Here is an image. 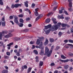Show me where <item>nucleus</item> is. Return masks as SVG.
<instances>
[{
	"instance_id": "nucleus-33",
	"label": "nucleus",
	"mask_w": 73,
	"mask_h": 73,
	"mask_svg": "<svg viewBox=\"0 0 73 73\" xmlns=\"http://www.w3.org/2000/svg\"><path fill=\"white\" fill-rule=\"evenodd\" d=\"M9 56H4V58L5 59H8L9 58Z\"/></svg>"
},
{
	"instance_id": "nucleus-9",
	"label": "nucleus",
	"mask_w": 73,
	"mask_h": 73,
	"mask_svg": "<svg viewBox=\"0 0 73 73\" xmlns=\"http://www.w3.org/2000/svg\"><path fill=\"white\" fill-rule=\"evenodd\" d=\"M14 41H17L18 40H20V38H17V37H15L14 39Z\"/></svg>"
},
{
	"instance_id": "nucleus-10",
	"label": "nucleus",
	"mask_w": 73,
	"mask_h": 73,
	"mask_svg": "<svg viewBox=\"0 0 73 73\" xmlns=\"http://www.w3.org/2000/svg\"><path fill=\"white\" fill-rule=\"evenodd\" d=\"M24 3L25 7H28V4L29 3H28V1H26V2H24Z\"/></svg>"
},
{
	"instance_id": "nucleus-51",
	"label": "nucleus",
	"mask_w": 73,
	"mask_h": 73,
	"mask_svg": "<svg viewBox=\"0 0 73 73\" xmlns=\"http://www.w3.org/2000/svg\"><path fill=\"white\" fill-rule=\"evenodd\" d=\"M63 12V11H62V10H60L59 11V13L61 14V13H62Z\"/></svg>"
},
{
	"instance_id": "nucleus-44",
	"label": "nucleus",
	"mask_w": 73,
	"mask_h": 73,
	"mask_svg": "<svg viewBox=\"0 0 73 73\" xmlns=\"http://www.w3.org/2000/svg\"><path fill=\"white\" fill-rule=\"evenodd\" d=\"M7 55V56H10L11 55V53L9 52H6Z\"/></svg>"
},
{
	"instance_id": "nucleus-31",
	"label": "nucleus",
	"mask_w": 73,
	"mask_h": 73,
	"mask_svg": "<svg viewBox=\"0 0 73 73\" xmlns=\"http://www.w3.org/2000/svg\"><path fill=\"white\" fill-rule=\"evenodd\" d=\"M62 27H66V23H62L61 24Z\"/></svg>"
},
{
	"instance_id": "nucleus-57",
	"label": "nucleus",
	"mask_w": 73,
	"mask_h": 73,
	"mask_svg": "<svg viewBox=\"0 0 73 73\" xmlns=\"http://www.w3.org/2000/svg\"><path fill=\"white\" fill-rule=\"evenodd\" d=\"M5 38H9V36L8 35H5Z\"/></svg>"
},
{
	"instance_id": "nucleus-16",
	"label": "nucleus",
	"mask_w": 73,
	"mask_h": 73,
	"mask_svg": "<svg viewBox=\"0 0 73 73\" xmlns=\"http://www.w3.org/2000/svg\"><path fill=\"white\" fill-rule=\"evenodd\" d=\"M50 19L49 18L47 19L46 20V23H49L50 22Z\"/></svg>"
},
{
	"instance_id": "nucleus-49",
	"label": "nucleus",
	"mask_w": 73,
	"mask_h": 73,
	"mask_svg": "<svg viewBox=\"0 0 73 73\" xmlns=\"http://www.w3.org/2000/svg\"><path fill=\"white\" fill-rule=\"evenodd\" d=\"M54 45L52 46H51V50H52V51H53V48H54Z\"/></svg>"
},
{
	"instance_id": "nucleus-45",
	"label": "nucleus",
	"mask_w": 73,
	"mask_h": 73,
	"mask_svg": "<svg viewBox=\"0 0 73 73\" xmlns=\"http://www.w3.org/2000/svg\"><path fill=\"white\" fill-rule=\"evenodd\" d=\"M60 46H57L56 47V50H58V49H60Z\"/></svg>"
},
{
	"instance_id": "nucleus-50",
	"label": "nucleus",
	"mask_w": 73,
	"mask_h": 73,
	"mask_svg": "<svg viewBox=\"0 0 73 73\" xmlns=\"http://www.w3.org/2000/svg\"><path fill=\"white\" fill-rule=\"evenodd\" d=\"M68 45H69V46H72V48H71V49H72V48H73V44H68Z\"/></svg>"
},
{
	"instance_id": "nucleus-20",
	"label": "nucleus",
	"mask_w": 73,
	"mask_h": 73,
	"mask_svg": "<svg viewBox=\"0 0 73 73\" xmlns=\"http://www.w3.org/2000/svg\"><path fill=\"white\" fill-rule=\"evenodd\" d=\"M25 11H28V12L29 13V14H31V12L30 10H29V9H28V8L25 9Z\"/></svg>"
},
{
	"instance_id": "nucleus-38",
	"label": "nucleus",
	"mask_w": 73,
	"mask_h": 73,
	"mask_svg": "<svg viewBox=\"0 0 73 73\" xmlns=\"http://www.w3.org/2000/svg\"><path fill=\"white\" fill-rule=\"evenodd\" d=\"M68 11H69V12H72L73 11V9H72L71 8H69L68 9Z\"/></svg>"
},
{
	"instance_id": "nucleus-42",
	"label": "nucleus",
	"mask_w": 73,
	"mask_h": 73,
	"mask_svg": "<svg viewBox=\"0 0 73 73\" xmlns=\"http://www.w3.org/2000/svg\"><path fill=\"white\" fill-rule=\"evenodd\" d=\"M0 5H4V3L3 1H0Z\"/></svg>"
},
{
	"instance_id": "nucleus-55",
	"label": "nucleus",
	"mask_w": 73,
	"mask_h": 73,
	"mask_svg": "<svg viewBox=\"0 0 73 73\" xmlns=\"http://www.w3.org/2000/svg\"><path fill=\"white\" fill-rule=\"evenodd\" d=\"M52 20L53 21V22H54L55 21H56V19L55 18H53L52 19Z\"/></svg>"
},
{
	"instance_id": "nucleus-53",
	"label": "nucleus",
	"mask_w": 73,
	"mask_h": 73,
	"mask_svg": "<svg viewBox=\"0 0 73 73\" xmlns=\"http://www.w3.org/2000/svg\"><path fill=\"white\" fill-rule=\"evenodd\" d=\"M8 35L9 36V37H12V34L11 33H9Z\"/></svg>"
},
{
	"instance_id": "nucleus-15",
	"label": "nucleus",
	"mask_w": 73,
	"mask_h": 73,
	"mask_svg": "<svg viewBox=\"0 0 73 73\" xmlns=\"http://www.w3.org/2000/svg\"><path fill=\"white\" fill-rule=\"evenodd\" d=\"M68 6L70 8H72V2H70L69 3Z\"/></svg>"
},
{
	"instance_id": "nucleus-58",
	"label": "nucleus",
	"mask_w": 73,
	"mask_h": 73,
	"mask_svg": "<svg viewBox=\"0 0 73 73\" xmlns=\"http://www.w3.org/2000/svg\"><path fill=\"white\" fill-rule=\"evenodd\" d=\"M29 31V29H27L25 30L24 31L25 32H28Z\"/></svg>"
},
{
	"instance_id": "nucleus-56",
	"label": "nucleus",
	"mask_w": 73,
	"mask_h": 73,
	"mask_svg": "<svg viewBox=\"0 0 73 73\" xmlns=\"http://www.w3.org/2000/svg\"><path fill=\"white\" fill-rule=\"evenodd\" d=\"M6 9H8V10H10L11 9L9 8V6H7L6 7Z\"/></svg>"
},
{
	"instance_id": "nucleus-40",
	"label": "nucleus",
	"mask_w": 73,
	"mask_h": 73,
	"mask_svg": "<svg viewBox=\"0 0 73 73\" xmlns=\"http://www.w3.org/2000/svg\"><path fill=\"white\" fill-rule=\"evenodd\" d=\"M14 5H15V8H18V7H19V6H18V4H15Z\"/></svg>"
},
{
	"instance_id": "nucleus-59",
	"label": "nucleus",
	"mask_w": 73,
	"mask_h": 73,
	"mask_svg": "<svg viewBox=\"0 0 73 73\" xmlns=\"http://www.w3.org/2000/svg\"><path fill=\"white\" fill-rule=\"evenodd\" d=\"M57 6L55 7L54 8L53 10L54 11H56V10L57 9Z\"/></svg>"
},
{
	"instance_id": "nucleus-39",
	"label": "nucleus",
	"mask_w": 73,
	"mask_h": 73,
	"mask_svg": "<svg viewBox=\"0 0 73 73\" xmlns=\"http://www.w3.org/2000/svg\"><path fill=\"white\" fill-rule=\"evenodd\" d=\"M18 16L19 17H21V18H22L23 17V15L20 14Z\"/></svg>"
},
{
	"instance_id": "nucleus-7",
	"label": "nucleus",
	"mask_w": 73,
	"mask_h": 73,
	"mask_svg": "<svg viewBox=\"0 0 73 73\" xmlns=\"http://www.w3.org/2000/svg\"><path fill=\"white\" fill-rule=\"evenodd\" d=\"M60 61L62 62H64V63H65V62H68V61H69V60L68 59H66L65 60H62L61 59H60Z\"/></svg>"
},
{
	"instance_id": "nucleus-26",
	"label": "nucleus",
	"mask_w": 73,
	"mask_h": 73,
	"mask_svg": "<svg viewBox=\"0 0 73 73\" xmlns=\"http://www.w3.org/2000/svg\"><path fill=\"white\" fill-rule=\"evenodd\" d=\"M2 26L5 27V22H3L2 23Z\"/></svg>"
},
{
	"instance_id": "nucleus-22",
	"label": "nucleus",
	"mask_w": 73,
	"mask_h": 73,
	"mask_svg": "<svg viewBox=\"0 0 73 73\" xmlns=\"http://www.w3.org/2000/svg\"><path fill=\"white\" fill-rule=\"evenodd\" d=\"M40 43V41L39 39H37V41L36 42V44L37 45H39Z\"/></svg>"
},
{
	"instance_id": "nucleus-62",
	"label": "nucleus",
	"mask_w": 73,
	"mask_h": 73,
	"mask_svg": "<svg viewBox=\"0 0 73 73\" xmlns=\"http://www.w3.org/2000/svg\"><path fill=\"white\" fill-rule=\"evenodd\" d=\"M54 65L55 64H54V63H52L50 64V66H54Z\"/></svg>"
},
{
	"instance_id": "nucleus-21",
	"label": "nucleus",
	"mask_w": 73,
	"mask_h": 73,
	"mask_svg": "<svg viewBox=\"0 0 73 73\" xmlns=\"http://www.w3.org/2000/svg\"><path fill=\"white\" fill-rule=\"evenodd\" d=\"M19 25L20 27H23L24 25V24L23 23H19V25Z\"/></svg>"
},
{
	"instance_id": "nucleus-8",
	"label": "nucleus",
	"mask_w": 73,
	"mask_h": 73,
	"mask_svg": "<svg viewBox=\"0 0 73 73\" xmlns=\"http://www.w3.org/2000/svg\"><path fill=\"white\" fill-rule=\"evenodd\" d=\"M48 39L46 38L45 40V41L44 43V45H46L48 44Z\"/></svg>"
},
{
	"instance_id": "nucleus-23",
	"label": "nucleus",
	"mask_w": 73,
	"mask_h": 73,
	"mask_svg": "<svg viewBox=\"0 0 73 73\" xmlns=\"http://www.w3.org/2000/svg\"><path fill=\"white\" fill-rule=\"evenodd\" d=\"M19 22L20 23H24V20H23V19L22 18L20 19L19 20Z\"/></svg>"
},
{
	"instance_id": "nucleus-3",
	"label": "nucleus",
	"mask_w": 73,
	"mask_h": 73,
	"mask_svg": "<svg viewBox=\"0 0 73 73\" xmlns=\"http://www.w3.org/2000/svg\"><path fill=\"white\" fill-rule=\"evenodd\" d=\"M61 24V23H57V25L52 26V31H57V30L58 29V28H60V27Z\"/></svg>"
},
{
	"instance_id": "nucleus-60",
	"label": "nucleus",
	"mask_w": 73,
	"mask_h": 73,
	"mask_svg": "<svg viewBox=\"0 0 73 73\" xmlns=\"http://www.w3.org/2000/svg\"><path fill=\"white\" fill-rule=\"evenodd\" d=\"M64 13L66 14V15H68V13L67 12V11H64Z\"/></svg>"
},
{
	"instance_id": "nucleus-19",
	"label": "nucleus",
	"mask_w": 73,
	"mask_h": 73,
	"mask_svg": "<svg viewBox=\"0 0 73 73\" xmlns=\"http://www.w3.org/2000/svg\"><path fill=\"white\" fill-rule=\"evenodd\" d=\"M64 68L65 69H68V68H69V65H66L64 66Z\"/></svg>"
},
{
	"instance_id": "nucleus-17",
	"label": "nucleus",
	"mask_w": 73,
	"mask_h": 73,
	"mask_svg": "<svg viewBox=\"0 0 73 73\" xmlns=\"http://www.w3.org/2000/svg\"><path fill=\"white\" fill-rule=\"evenodd\" d=\"M43 64L44 63L43 62L40 61L39 62V66H42Z\"/></svg>"
},
{
	"instance_id": "nucleus-18",
	"label": "nucleus",
	"mask_w": 73,
	"mask_h": 73,
	"mask_svg": "<svg viewBox=\"0 0 73 73\" xmlns=\"http://www.w3.org/2000/svg\"><path fill=\"white\" fill-rule=\"evenodd\" d=\"M58 18L59 19H64V17L59 15H58Z\"/></svg>"
},
{
	"instance_id": "nucleus-14",
	"label": "nucleus",
	"mask_w": 73,
	"mask_h": 73,
	"mask_svg": "<svg viewBox=\"0 0 73 73\" xmlns=\"http://www.w3.org/2000/svg\"><path fill=\"white\" fill-rule=\"evenodd\" d=\"M8 71L6 70H4L2 71V73H8Z\"/></svg>"
},
{
	"instance_id": "nucleus-2",
	"label": "nucleus",
	"mask_w": 73,
	"mask_h": 73,
	"mask_svg": "<svg viewBox=\"0 0 73 73\" xmlns=\"http://www.w3.org/2000/svg\"><path fill=\"white\" fill-rule=\"evenodd\" d=\"M42 42H41L39 46H38V48L41 49L40 52V54L41 56H42L44 54V46L42 45Z\"/></svg>"
},
{
	"instance_id": "nucleus-24",
	"label": "nucleus",
	"mask_w": 73,
	"mask_h": 73,
	"mask_svg": "<svg viewBox=\"0 0 73 73\" xmlns=\"http://www.w3.org/2000/svg\"><path fill=\"white\" fill-rule=\"evenodd\" d=\"M53 13H52V12H51L50 13H48V14L47 15V16H49L50 15H53Z\"/></svg>"
},
{
	"instance_id": "nucleus-5",
	"label": "nucleus",
	"mask_w": 73,
	"mask_h": 73,
	"mask_svg": "<svg viewBox=\"0 0 73 73\" xmlns=\"http://www.w3.org/2000/svg\"><path fill=\"white\" fill-rule=\"evenodd\" d=\"M52 27V25H48L46 26H44L45 29H49V28H50Z\"/></svg>"
},
{
	"instance_id": "nucleus-25",
	"label": "nucleus",
	"mask_w": 73,
	"mask_h": 73,
	"mask_svg": "<svg viewBox=\"0 0 73 73\" xmlns=\"http://www.w3.org/2000/svg\"><path fill=\"white\" fill-rule=\"evenodd\" d=\"M3 37V33H0V39L1 40Z\"/></svg>"
},
{
	"instance_id": "nucleus-29",
	"label": "nucleus",
	"mask_w": 73,
	"mask_h": 73,
	"mask_svg": "<svg viewBox=\"0 0 73 73\" xmlns=\"http://www.w3.org/2000/svg\"><path fill=\"white\" fill-rule=\"evenodd\" d=\"M68 55H69V56H73V54L70 52H69L68 53Z\"/></svg>"
},
{
	"instance_id": "nucleus-61",
	"label": "nucleus",
	"mask_w": 73,
	"mask_h": 73,
	"mask_svg": "<svg viewBox=\"0 0 73 73\" xmlns=\"http://www.w3.org/2000/svg\"><path fill=\"white\" fill-rule=\"evenodd\" d=\"M38 16L39 17V18L40 19H41V18H42V16H43L41 14V15H40Z\"/></svg>"
},
{
	"instance_id": "nucleus-54",
	"label": "nucleus",
	"mask_w": 73,
	"mask_h": 73,
	"mask_svg": "<svg viewBox=\"0 0 73 73\" xmlns=\"http://www.w3.org/2000/svg\"><path fill=\"white\" fill-rule=\"evenodd\" d=\"M40 19L39 16L37 17V18L36 19V21H37L38 20H39Z\"/></svg>"
},
{
	"instance_id": "nucleus-13",
	"label": "nucleus",
	"mask_w": 73,
	"mask_h": 73,
	"mask_svg": "<svg viewBox=\"0 0 73 73\" xmlns=\"http://www.w3.org/2000/svg\"><path fill=\"white\" fill-rule=\"evenodd\" d=\"M32 68L31 67H29L28 70H27V73H29V72H31V70H32Z\"/></svg>"
},
{
	"instance_id": "nucleus-32",
	"label": "nucleus",
	"mask_w": 73,
	"mask_h": 73,
	"mask_svg": "<svg viewBox=\"0 0 73 73\" xmlns=\"http://www.w3.org/2000/svg\"><path fill=\"white\" fill-rule=\"evenodd\" d=\"M16 56H20V52H17L16 54Z\"/></svg>"
},
{
	"instance_id": "nucleus-30",
	"label": "nucleus",
	"mask_w": 73,
	"mask_h": 73,
	"mask_svg": "<svg viewBox=\"0 0 73 73\" xmlns=\"http://www.w3.org/2000/svg\"><path fill=\"white\" fill-rule=\"evenodd\" d=\"M50 42L51 43L53 42H54V40L53 39H52V38H50Z\"/></svg>"
},
{
	"instance_id": "nucleus-47",
	"label": "nucleus",
	"mask_w": 73,
	"mask_h": 73,
	"mask_svg": "<svg viewBox=\"0 0 73 73\" xmlns=\"http://www.w3.org/2000/svg\"><path fill=\"white\" fill-rule=\"evenodd\" d=\"M70 33H73V28H71L70 29Z\"/></svg>"
},
{
	"instance_id": "nucleus-36",
	"label": "nucleus",
	"mask_w": 73,
	"mask_h": 73,
	"mask_svg": "<svg viewBox=\"0 0 73 73\" xmlns=\"http://www.w3.org/2000/svg\"><path fill=\"white\" fill-rule=\"evenodd\" d=\"M31 19L29 17H27L26 18V21H29V20H30Z\"/></svg>"
},
{
	"instance_id": "nucleus-37",
	"label": "nucleus",
	"mask_w": 73,
	"mask_h": 73,
	"mask_svg": "<svg viewBox=\"0 0 73 73\" xmlns=\"http://www.w3.org/2000/svg\"><path fill=\"white\" fill-rule=\"evenodd\" d=\"M61 57L62 58H63V59H65V58H65L66 57L64 55H61Z\"/></svg>"
},
{
	"instance_id": "nucleus-63",
	"label": "nucleus",
	"mask_w": 73,
	"mask_h": 73,
	"mask_svg": "<svg viewBox=\"0 0 73 73\" xmlns=\"http://www.w3.org/2000/svg\"><path fill=\"white\" fill-rule=\"evenodd\" d=\"M18 52H23V50H22V49H21V48H20L19 49V50Z\"/></svg>"
},
{
	"instance_id": "nucleus-27",
	"label": "nucleus",
	"mask_w": 73,
	"mask_h": 73,
	"mask_svg": "<svg viewBox=\"0 0 73 73\" xmlns=\"http://www.w3.org/2000/svg\"><path fill=\"white\" fill-rule=\"evenodd\" d=\"M13 44V42H11L7 44V46H11V45H12Z\"/></svg>"
},
{
	"instance_id": "nucleus-46",
	"label": "nucleus",
	"mask_w": 73,
	"mask_h": 73,
	"mask_svg": "<svg viewBox=\"0 0 73 73\" xmlns=\"http://www.w3.org/2000/svg\"><path fill=\"white\" fill-rule=\"evenodd\" d=\"M65 19L66 20H68L70 19V18L68 17H65Z\"/></svg>"
},
{
	"instance_id": "nucleus-64",
	"label": "nucleus",
	"mask_w": 73,
	"mask_h": 73,
	"mask_svg": "<svg viewBox=\"0 0 73 73\" xmlns=\"http://www.w3.org/2000/svg\"><path fill=\"white\" fill-rule=\"evenodd\" d=\"M24 67L25 69H27V65H24Z\"/></svg>"
},
{
	"instance_id": "nucleus-35",
	"label": "nucleus",
	"mask_w": 73,
	"mask_h": 73,
	"mask_svg": "<svg viewBox=\"0 0 73 73\" xmlns=\"http://www.w3.org/2000/svg\"><path fill=\"white\" fill-rule=\"evenodd\" d=\"M8 33V31H5L2 32L3 34H7Z\"/></svg>"
},
{
	"instance_id": "nucleus-52",
	"label": "nucleus",
	"mask_w": 73,
	"mask_h": 73,
	"mask_svg": "<svg viewBox=\"0 0 73 73\" xmlns=\"http://www.w3.org/2000/svg\"><path fill=\"white\" fill-rule=\"evenodd\" d=\"M35 5L34 3H33L32 5V8H34V7L35 6Z\"/></svg>"
},
{
	"instance_id": "nucleus-11",
	"label": "nucleus",
	"mask_w": 73,
	"mask_h": 73,
	"mask_svg": "<svg viewBox=\"0 0 73 73\" xmlns=\"http://www.w3.org/2000/svg\"><path fill=\"white\" fill-rule=\"evenodd\" d=\"M38 38L40 40V41H43L44 40V38L43 37H38Z\"/></svg>"
},
{
	"instance_id": "nucleus-12",
	"label": "nucleus",
	"mask_w": 73,
	"mask_h": 73,
	"mask_svg": "<svg viewBox=\"0 0 73 73\" xmlns=\"http://www.w3.org/2000/svg\"><path fill=\"white\" fill-rule=\"evenodd\" d=\"M51 31V29H49L48 30H47L46 31V35H48L49 33H50V32Z\"/></svg>"
},
{
	"instance_id": "nucleus-1",
	"label": "nucleus",
	"mask_w": 73,
	"mask_h": 73,
	"mask_svg": "<svg viewBox=\"0 0 73 73\" xmlns=\"http://www.w3.org/2000/svg\"><path fill=\"white\" fill-rule=\"evenodd\" d=\"M52 53V50H50L48 48V47L46 46L45 47V53L44 54V56L47 55V57H50L51 56V54Z\"/></svg>"
},
{
	"instance_id": "nucleus-34",
	"label": "nucleus",
	"mask_w": 73,
	"mask_h": 73,
	"mask_svg": "<svg viewBox=\"0 0 73 73\" xmlns=\"http://www.w3.org/2000/svg\"><path fill=\"white\" fill-rule=\"evenodd\" d=\"M62 33L61 32H59L58 34V35L60 36H62Z\"/></svg>"
},
{
	"instance_id": "nucleus-48",
	"label": "nucleus",
	"mask_w": 73,
	"mask_h": 73,
	"mask_svg": "<svg viewBox=\"0 0 73 73\" xmlns=\"http://www.w3.org/2000/svg\"><path fill=\"white\" fill-rule=\"evenodd\" d=\"M30 44H35V41H31L30 42Z\"/></svg>"
},
{
	"instance_id": "nucleus-4",
	"label": "nucleus",
	"mask_w": 73,
	"mask_h": 73,
	"mask_svg": "<svg viewBox=\"0 0 73 73\" xmlns=\"http://www.w3.org/2000/svg\"><path fill=\"white\" fill-rule=\"evenodd\" d=\"M14 18H15L14 20V23H16V24H17V25H19V22L18 21V17L16 15H15L14 16Z\"/></svg>"
},
{
	"instance_id": "nucleus-6",
	"label": "nucleus",
	"mask_w": 73,
	"mask_h": 73,
	"mask_svg": "<svg viewBox=\"0 0 73 73\" xmlns=\"http://www.w3.org/2000/svg\"><path fill=\"white\" fill-rule=\"evenodd\" d=\"M38 8L36 9H35V15L36 16H38V12H37V9Z\"/></svg>"
},
{
	"instance_id": "nucleus-41",
	"label": "nucleus",
	"mask_w": 73,
	"mask_h": 73,
	"mask_svg": "<svg viewBox=\"0 0 73 73\" xmlns=\"http://www.w3.org/2000/svg\"><path fill=\"white\" fill-rule=\"evenodd\" d=\"M14 8L15 7V5H14V4H12L11 6V8Z\"/></svg>"
},
{
	"instance_id": "nucleus-43",
	"label": "nucleus",
	"mask_w": 73,
	"mask_h": 73,
	"mask_svg": "<svg viewBox=\"0 0 73 73\" xmlns=\"http://www.w3.org/2000/svg\"><path fill=\"white\" fill-rule=\"evenodd\" d=\"M68 41L69 42H71V43H73V40L71 39H69L68 40Z\"/></svg>"
},
{
	"instance_id": "nucleus-28",
	"label": "nucleus",
	"mask_w": 73,
	"mask_h": 73,
	"mask_svg": "<svg viewBox=\"0 0 73 73\" xmlns=\"http://www.w3.org/2000/svg\"><path fill=\"white\" fill-rule=\"evenodd\" d=\"M34 53L35 54H38V51L37 50H34Z\"/></svg>"
}]
</instances>
